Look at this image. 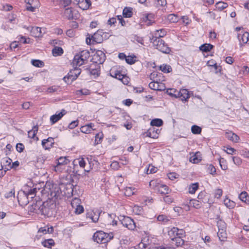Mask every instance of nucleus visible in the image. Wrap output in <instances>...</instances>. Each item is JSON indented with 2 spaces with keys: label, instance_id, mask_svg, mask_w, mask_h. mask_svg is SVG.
<instances>
[{
  "label": "nucleus",
  "instance_id": "nucleus-7",
  "mask_svg": "<svg viewBox=\"0 0 249 249\" xmlns=\"http://www.w3.org/2000/svg\"><path fill=\"white\" fill-rule=\"evenodd\" d=\"M183 230H179L178 228L173 227L169 231L168 235L170 236L172 240L175 241L177 243H178L179 246L182 244L183 240L181 239L180 235H182Z\"/></svg>",
  "mask_w": 249,
  "mask_h": 249
},
{
  "label": "nucleus",
  "instance_id": "nucleus-44",
  "mask_svg": "<svg viewBox=\"0 0 249 249\" xmlns=\"http://www.w3.org/2000/svg\"><path fill=\"white\" fill-rule=\"evenodd\" d=\"M167 19L170 22L173 23L177 22L178 20V17L173 14H169L167 16Z\"/></svg>",
  "mask_w": 249,
  "mask_h": 249
},
{
  "label": "nucleus",
  "instance_id": "nucleus-29",
  "mask_svg": "<svg viewBox=\"0 0 249 249\" xmlns=\"http://www.w3.org/2000/svg\"><path fill=\"white\" fill-rule=\"evenodd\" d=\"M12 160L8 157L2 158L0 161V166H11Z\"/></svg>",
  "mask_w": 249,
  "mask_h": 249
},
{
  "label": "nucleus",
  "instance_id": "nucleus-10",
  "mask_svg": "<svg viewBox=\"0 0 249 249\" xmlns=\"http://www.w3.org/2000/svg\"><path fill=\"white\" fill-rule=\"evenodd\" d=\"M141 244L142 247L141 249H167L164 247H155L150 243L149 237L145 236L141 239Z\"/></svg>",
  "mask_w": 249,
  "mask_h": 249
},
{
  "label": "nucleus",
  "instance_id": "nucleus-45",
  "mask_svg": "<svg viewBox=\"0 0 249 249\" xmlns=\"http://www.w3.org/2000/svg\"><path fill=\"white\" fill-rule=\"evenodd\" d=\"M217 225L218 228V230H225L226 229V224L222 220H218L217 222Z\"/></svg>",
  "mask_w": 249,
  "mask_h": 249
},
{
  "label": "nucleus",
  "instance_id": "nucleus-12",
  "mask_svg": "<svg viewBox=\"0 0 249 249\" xmlns=\"http://www.w3.org/2000/svg\"><path fill=\"white\" fill-rule=\"evenodd\" d=\"M43 202L41 200H36L35 203L34 202L32 205L29 206V212L37 214H40L41 208L42 207Z\"/></svg>",
  "mask_w": 249,
  "mask_h": 249
},
{
  "label": "nucleus",
  "instance_id": "nucleus-48",
  "mask_svg": "<svg viewBox=\"0 0 249 249\" xmlns=\"http://www.w3.org/2000/svg\"><path fill=\"white\" fill-rule=\"evenodd\" d=\"M80 199L77 197L73 198L71 201V205L73 208L77 207L78 205H80Z\"/></svg>",
  "mask_w": 249,
  "mask_h": 249
},
{
  "label": "nucleus",
  "instance_id": "nucleus-50",
  "mask_svg": "<svg viewBox=\"0 0 249 249\" xmlns=\"http://www.w3.org/2000/svg\"><path fill=\"white\" fill-rule=\"evenodd\" d=\"M103 137V134L102 133H97L95 135V144H98L101 142Z\"/></svg>",
  "mask_w": 249,
  "mask_h": 249
},
{
  "label": "nucleus",
  "instance_id": "nucleus-16",
  "mask_svg": "<svg viewBox=\"0 0 249 249\" xmlns=\"http://www.w3.org/2000/svg\"><path fill=\"white\" fill-rule=\"evenodd\" d=\"M77 2L79 7L83 10H87L91 5L90 0H74Z\"/></svg>",
  "mask_w": 249,
  "mask_h": 249
},
{
  "label": "nucleus",
  "instance_id": "nucleus-36",
  "mask_svg": "<svg viewBox=\"0 0 249 249\" xmlns=\"http://www.w3.org/2000/svg\"><path fill=\"white\" fill-rule=\"evenodd\" d=\"M213 45L211 44H204L200 46L199 49L204 52H208L210 51L213 48Z\"/></svg>",
  "mask_w": 249,
  "mask_h": 249
},
{
  "label": "nucleus",
  "instance_id": "nucleus-47",
  "mask_svg": "<svg viewBox=\"0 0 249 249\" xmlns=\"http://www.w3.org/2000/svg\"><path fill=\"white\" fill-rule=\"evenodd\" d=\"M169 188L165 185H161L159 191L162 194H167L169 193Z\"/></svg>",
  "mask_w": 249,
  "mask_h": 249
},
{
  "label": "nucleus",
  "instance_id": "nucleus-38",
  "mask_svg": "<svg viewBox=\"0 0 249 249\" xmlns=\"http://www.w3.org/2000/svg\"><path fill=\"white\" fill-rule=\"evenodd\" d=\"M160 70L164 73H169L172 71V69L169 65L163 64L160 66Z\"/></svg>",
  "mask_w": 249,
  "mask_h": 249
},
{
  "label": "nucleus",
  "instance_id": "nucleus-32",
  "mask_svg": "<svg viewBox=\"0 0 249 249\" xmlns=\"http://www.w3.org/2000/svg\"><path fill=\"white\" fill-rule=\"evenodd\" d=\"M103 213L105 214L106 218L105 222L106 223L107 225H111L112 219L114 218L116 215L113 213L109 214L105 212Z\"/></svg>",
  "mask_w": 249,
  "mask_h": 249
},
{
  "label": "nucleus",
  "instance_id": "nucleus-21",
  "mask_svg": "<svg viewBox=\"0 0 249 249\" xmlns=\"http://www.w3.org/2000/svg\"><path fill=\"white\" fill-rule=\"evenodd\" d=\"M93 66L91 65L89 69V72L91 75L94 76L95 78L99 76L100 73V66L99 65L95 64Z\"/></svg>",
  "mask_w": 249,
  "mask_h": 249
},
{
  "label": "nucleus",
  "instance_id": "nucleus-52",
  "mask_svg": "<svg viewBox=\"0 0 249 249\" xmlns=\"http://www.w3.org/2000/svg\"><path fill=\"white\" fill-rule=\"evenodd\" d=\"M157 220L159 221H161L164 223H166L169 220L168 217L166 215L163 214L159 215L157 217Z\"/></svg>",
  "mask_w": 249,
  "mask_h": 249
},
{
  "label": "nucleus",
  "instance_id": "nucleus-20",
  "mask_svg": "<svg viewBox=\"0 0 249 249\" xmlns=\"http://www.w3.org/2000/svg\"><path fill=\"white\" fill-rule=\"evenodd\" d=\"M142 19L143 21L144 22L147 26H149L155 22V16L152 13L146 14L145 16L143 17Z\"/></svg>",
  "mask_w": 249,
  "mask_h": 249
},
{
  "label": "nucleus",
  "instance_id": "nucleus-60",
  "mask_svg": "<svg viewBox=\"0 0 249 249\" xmlns=\"http://www.w3.org/2000/svg\"><path fill=\"white\" fill-rule=\"evenodd\" d=\"M4 196L7 198H10L12 196H15V189H13L9 192L6 193Z\"/></svg>",
  "mask_w": 249,
  "mask_h": 249
},
{
  "label": "nucleus",
  "instance_id": "nucleus-49",
  "mask_svg": "<svg viewBox=\"0 0 249 249\" xmlns=\"http://www.w3.org/2000/svg\"><path fill=\"white\" fill-rule=\"evenodd\" d=\"M177 92H178V91L175 89H168L166 91L168 95L176 98H177Z\"/></svg>",
  "mask_w": 249,
  "mask_h": 249
},
{
  "label": "nucleus",
  "instance_id": "nucleus-42",
  "mask_svg": "<svg viewBox=\"0 0 249 249\" xmlns=\"http://www.w3.org/2000/svg\"><path fill=\"white\" fill-rule=\"evenodd\" d=\"M31 63L33 66L38 68H41L44 65V62L38 59H33L31 61Z\"/></svg>",
  "mask_w": 249,
  "mask_h": 249
},
{
  "label": "nucleus",
  "instance_id": "nucleus-43",
  "mask_svg": "<svg viewBox=\"0 0 249 249\" xmlns=\"http://www.w3.org/2000/svg\"><path fill=\"white\" fill-rule=\"evenodd\" d=\"M198 188V183H195L192 184L189 188V192L190 194H193L197 190Z\"/></svg>",
  "mask_w": 249,
  "mask_h": 249
},
{
  "label": "nucleus",
  "instance_id": "nucleus-13",
  "mask_svg": "<svg viewBox=\"0 0 249 249\" xmlns=\"http://www.w3.org/2000/svg\"><path fill=\"white\" fill-rule=\"evenodd\" d=\"M160 132V130L159 129L152 127L149 128L146 132L143 133L142 136L143 138L148 137L153 139H157L158 138Z\"/></svg>",
  "mask_w": 249,
  "mask_h": 249
},
{
  "label": "nucleus",
  "instance_id": "nucleus-14",
  "mask_svg": "<svg viewBox=\"0 0 249 249\" xmlns=\"http://www.w3.org/2000/svg\"><path fill=\"white\" fill-rule=\"evenodd\" d=\"M101 213V211L99 210L89 211L86 213V218L91 219L94 223L97 222L99 218L100 215Z\"/></svg>",
  "mask_w": 249,
  "mask_h": 249
},
{
  "label": "nucleus",
  "instance_id": "nucleus-17",
  "mask_svg": "<svg viewBox=\"0 0 249 249\" xmlns=\"http://www.w3.org/2000/svg\"><path fill=\"white\" fill-rule=\"evenodd\" d=\"M66 111L65 109H62L61 111L59 112L58 114H55L53 115L50 117V121L52 124H55L57 121L60 120L62 117L66 114Z\"/></svg>",
  "mask_w": 249,
  "mask_h": 249
},
{
  "label": "nucleus",
  "instance_id": "nucleus-33",
  "mask_svg": "<svg viewBox=\"0 0 249 249\" xmlns=\"http://www.w3.org/2000/svg\"><path fill=\"white\" fill-rule=\"evenodd\" d=\"M53 231V227H48V226L41 227L38 230V232H42L43 234L47 233H52Z\"/></svg>",
  "mask_w": 249,
  "mask_h": 249
},
{
  "label": "nucleus",
  "instance_id": "nucleus-41",
  "mask_svg": "<svg viewBox=\"0 0 249 249\" xmlns=\"http://www.w3.org/2000/svg\"><path fill=\"white\" fill-rule=\"evenodd\" d=\"M190 204L191 205H192L196 209L200 208L202 205L201 202L199 200H196V199L190 200Z\"/></svg>",
  "mask_w": 249,
  "mask_h": 249
},
{
  "label": "nucleus",
  "instance_id": "nucleus-56",
  "mask_svg": "<svg viewBox=\"0 0 249 249\" xmlns=\"http://www.w3.org/2000/svg\"><path fill=\"white\" fill-rule=\"evenodd\" d=\"M207 170L208 172L212 175H214L216 172V169L212 164H209L208 165Z\"/></svg>",
  "mask_w": 249,
  "mask_h": 249
},
{
  "label": "nucleus",
  "instance_id": "nucleus-5",
  "mask_svg": "<svg viewBox=\"0 0 249 249\" xmlns=\"http://www.w3.org/2000/svg\"><path fill=\"white\" fill-rule=\"evenodd\" d=\"M48 189V195H49L52 199H57L60 196L61 191L59 186L56 184H53L51 185L50 184H46L45 185V190Z\"/></svg>",
  "mask_w": 249,
  "mask_h": 249
},
{
  "label": "nucleus",
  "instance_id": "nucleus-2",
  "mask_svg": "<svg viewBox=\"0 0 249 249\" xmlns=\"http://www.w3.org/2000/svg\"><path fill=\"white\" fill-rule=\"evenodd\" d=\"M113 237V233H106L102 231H97L93 235L94 241L98 243L105 244L109 242Z\"/></svg>",
  "mask_w": 249,
  "mask_h": 249
},
{
  "label": "nucleus",
  "instance_id": "nucleus-31",
  "mask_svg": "<svg viewBox=\"0 0 249 249\" xmlns=\"http://www.w3.org/2000/svg\"><path fill=\"white\" fill-rule=\"evenodd\" d=\"M63 52V49L60 47H54L52 50V54L54 56H60Z\"/></svg>",
  "mask_w": 249,
  "mask_h": 249
},
{
  "label": "nucleus",
  "instance_id": "nucleus-3",
  "mask_svg": "<svg viewBox=\"0 0 249 249\" xmlns=\"http://www.w3.org/2000/svg\"><path fill=\"white\" fill-rule=\"evenodd\" d=\"M89 56V53L88 51L84 50L79 53L75 55L73 61V66H80L85 63Z\"/></svg>",
  "mask_w": 249,
  "mask_h": 249
},
{
  "label": "nucleus",
  "instance_id": "nucleus-53",
  "mask_svg": "<svg viewBox=\"0 0 249 249\" xmlns=\"http://www.w3.org/2000/svg\"><path fill=\"white\" fill-rule=\"evenodd\" d=\"M135 56H127L125 59V61L127 63L130 65L133 64L136 62L135 59Z\"/></svg>",
  "mask_w": 249,
  "mask_h": 249
},
{
  "label": "nucleus",
  "instance_id": "nucleus-64",
  "mask_svg": "<svg viewBox=\"0 0 249 249\" xmlns=\"http://www.w3.org/2000/svg\"><path fill=\"white\" fill-rule=\"evenodd\" d=\"M241 155L245 158H249V151L247 149L242 150L240 152Z\"/></svg>",
  "mask_w": 249,
  "mask_h": 249
},
{
  "label": "nucleus",
  "instance_id": "nucleus-34",
  "mask_svg": "<svg viewBox=\"0 0 249 249\" xmlns=\"http://www.w3.org/2000/svg\"><path fill=\"white\" fill-rule=\"evenodd\" d=\"M70 162L69 160L66 157H61L57 160L58 165L64 166Z\"/></svg>",
  "mask_w": 249,
  "mask_h": 249
},
{
  "label": "nucleus",
  "instance_id": "nucleus-39",
  "mask_svg": "<svg viewBox=\"0 0 249 249\" xmlns=\"http://www.w3.org/2000/svg\"><path fill=\"white\" fill-rule=\"evenodd\" d=\"M217 236L221 241H224L227 238V233L226 230H218L217 232Z\"/></svg>",
  "mask_w": 249,
  "mask_h": 249
},
{
  "label": "nucleus",
  "instance_id": "nucleus-26",
  "mask_svg": "<svg viewBox=\"0 0 249 249\" xmlns=\"http://www.w3.org/2000/svg\"><path fill=\"white\" fill-rule=\"evenodd\" d=\"M238 37L240 42H242L243 44L247 43L249 41V33L246 32L242 35L239 34L238 36Z\"/></svg>",
  "mask_w": 249,
  "mask_h": 249
},
{
  "label": "nucleus",
  "instance_id": "nucleus-4",
  "mask_svg": "<svg viewBox=\"0 0 249 249\" xmlns=\"http://www.w3.org/2000/svg\"><path fill=\"white\" fill-rule=\"evenodd\" d=\"M154 46L159 51L166 54H168L171 52V49L168 45L162 39H155L151 40Z\"/></svg>",
  "mask_w": 249,
  "mask_h": 249
},
{
  "label": "nucleus",
  "instance_id": "nucleus-6",
  "mask_svg": "<svg viewBox=\"0 0 249 249\" xmlns=\"http://www.w3.org/2000/svg\"><path fill=\"white\" fill-rule=\"evenodd\" d=\"M81 70L77 66H73V69L70 70L68 75L63 77V80L68 84H71L76 80L81 73Z\"/></svg>",
  "mask_w": 249,
  "mask_h": 249
},
{
  "label": "nucleus",
  "instance_id": "nucleus-11",
  "mask_svg": "<svg viewBox=\"0 0 249 249\" xmlns=\"http://www.w3.org/2000/svg\"><path fill=\"white\" fill-rule=\"evenodd\" d=\"M105 59L106 55L105 53L101 50L97 51L92 58V62L99 65L103 64L105 61Z\"/></svg>",
  "mask_w": 249,
  "mask_h": 249
},
{
  "label": "nucleus",
  "instance_id": "nucleus-35",
  "mask_svg": "<svg viewBox=\"0 0 249 249\" xmlns=\"http://www.w3.org/2000/svg\"><path fill=\"white\" fill-rule=\"evenodd\" d=\"M239 199L246 203H249V196L246 192H242L239 196Z\"/></svg>",
  "mask_w": 249,
  "mask_h": 249
},
{
  "label": "nucleus",
  "instance_id": "nucleus-27",
  "mask_svg": "<svg viewBox=\"0 0 249 249\" xmlns=\"http://www.w3.org/2000/svg\"><path fill=\"white\" fill-rule=\"evenodd\" d=\"M64 15L69 20L74 19L73 11L71 7L67 8L65 10Z\"/></svg>",
  "mask_w": 249,
  "mask_h": 249
},
{
  "label": "nucleus",
  "instance_id": "nucleus-19",
  "mask_svg": "<svg viewBox=\"0 0 249 249\" xmlns=\"http://www.w3.org/2000/svg\"><path fill=\"white\" fill-rule=\"evenodd\" d=\"M54 143V139L52 137H49L47 139H44L42 141V145L45 149H49L53 147Z\"/></svg>",
  "mask_w": 249,
  "mask_h": 249
},
{
  "label": "nucleus",
  "instance_id": "nucleus-24",
  "mask_svg": "<svg viewBox=\"0 0 249 249\" xmlns=\"http://www.w3.org/2000/svg\"><path fill=\"white\" fill-rule=\"evenodd\" d=\"M225 137L230 141L235 142H238L239 140V136L231 132H226L225 134Z\"/></svg>",
  "mask_w": 249,
  "mask_h": 249
},
{
  "label": "nucleus",
  "instance_id": "nucleus-22",
  "mask_svg": "<svg viewBox=\"0 0 249 249\" xmlns=\"http://www.w3.org/2000/svg\"><path fill=\"white\" fill-rule=\"evenodd\" d=\"M48 203L47 202H43L42 207L41 208L40 214L44 215L47 216H50L51 215V209L48 206Z\"/></svg>",
  "mask_w": 249,
  "mask_h": 249
},
{
  "label": "nucleus",
  "instance_id": "nucleus-63",
  "mask_svg": "<svg viewBox=\"0 0 249 249\" xmlns=\"http://www.w3.org/2000/svg\"><path fill=\"white\" fill-rule=\"evenodd\" d=\"M207 65L208 66L213 67L214 68L215 70L217 69L218 66H217L216 63L213 60L208 61L207 62Z\"/></svg>",
  "mask_w": 249,
  "mask_h": 249
},
{
  "label": "nucleus",
  "instance_id": "nucleus-1",
  "mask_svg": "<svg viewBox=\"0 0 249 249\" xmlns=\"http://www.w3.org/2000/svg\"><path fill=\"white\" fill-rule=\"evenodd\" d=\"M40 189L36 187H31L27 184L24 187L23 190L18 192L17 198L19 203L21 202L22 205H27L30 202V199L32 200L36 196L37 191Z\"/></svg>",
  "mask_w": 249,
  "mask_h": 249
},
{
  "label": "nucleus",
  "instance_id": "nucleus-61",
  "mask_svg": "<svg viewBox=\"0 0 249 249\" xmlns=\"http://www.w3.org/2000/svg\"><path fill=\"white\" fill-rule=\"evenodd\" d=\"M24 149V145L21 143H18L16 145V149L19 152H22Z\"/></svg>",
  "mask_w": 249,
  "mask_h": 249
},
{
  "label": "nucleus",
  "instance_id": "nucleus-23",
  "mask_svg": "<svg viewBox=\"0 0 249 249\" xmlns=\"http://www.w3.org/2000/svg\"><path fill=\"white\" fill-rule=\"evenodd\" d=\"M166 34V32L164 29H160L156 31L154 36L150 39L151 40H154L155 39H161V37L165 36Z\"/></svg>",
  "mask_w": 249,
  "mask_h": 249
},
{
  "label": "nucleus",
  "instance_id": "nucleus-58",
  "mask_svg": "<svg viewBox=\"0 0 249 249\" xmlns=\"http://www.w3.org/2000/svg\"><path fill=\"white\" fill-rule=\"evenodd\" d=\"M232 160L234 163L237 165H240L242 163V160L238 157H233Z\"/></svg>",
  "mask_w": 249,
  "mask_h": 249
},
{
  "label": "nucleus",
  "instance_id": "nucleus-59",
  "mask_svg": "<svg viewBox=\"0 0 249 249\" xmlns=\"http://www.w3.org/2000/svg\"><path fill=\"white\" fill-rule=\"evenodd\" d=\"M150 166H149L148 168H147L146 169V174H152V173H154L156 172L157 170H156V168H155V167L152 166H151V168L150 169Z\"/></svg>",
  "mask_w": 249,
  "mask_h": 249
},
{
  "label": "nucleus",
  "instance_id": "nucleus-54",
  "mask_svg": "<svg viewBox=\"0 0 249 249\" xmlns=\"http://www.w3.org/2000/svg\"><path fill=\"white\" fill-rule=\"evenodd\" d=\"M60 87L58 86H53L48 88L47 89V92L48 93H53L57 91Z\"/></svg>",
  "mask_w": 249,
  "mask_h": 249
},
{
  "label": "nucleus",
  "instance_id": "nucleus-40",
  "mask_svg": "<svg viewBox=\"0 0 249 249\" xmlns=\"http://www.w3.org/2000/svg\"><path fill=\"white\" fill-rule=\"evenodd\" d=\"M228 5L227 3L222 1H219L215 4L216 8L220 11H222L227 8Z\"/></svg>",
  "mask_w": 249,
  "mask_h": 249
},
{
  "label": "nucleus",
  "instance_id": "nucleus-30",
  "mask_svg": "<svg viewBox=\"0 0 249 249\" xmlns=\"http://www.w3.org/2000/svg\"><path fill=\"white\" fill-rule=\"evenodd\" d=\"M42 245L48 248H52L55 245L54 240L52 239H46L42 242Z\"/></svg>",
  "mask_w": 249,
  "mask_h": 249
},
{
  "label": "nucleus",
  "instance_id": "nucleus-9",
  "mask_svg": "<svg viewBox=\"0 0 249 249\" xmlns=\"http://www.w3.org/2000/svg\"><path fill=\"white\" fill-rule=\"evenodd\" d=\"M104 34L103 30H98L97 32L95 33L93 35H91V37H89L86 38V42L87 44H90L91 40L92 43H100L103 41V35Z\"/></svg>",
  "mask_w": 249,
  "mask_h": 249
},
{
  "label": "nucleus",
  "instance_id": "nucleus-55",
  "mask_svg": "<svg viewBox=\"0 0 249 249\" xmlns=\"http://www.w3.org/2000/svg\"><path fill=\"white\" fill-rule=\"evenodd\" d=\"M189 160L190 162L193 163H197L199 162L201 160L198 158L196 154H195L190 157Z\"/></svg>",
  "mask_w": 249,
  "mask_h": 249
},
{
  "label": "nucleus",
  "instance_id": "nucleus-37",
  "mask_svg": "<svg viewBox=\"0 0 249 249\" xmlns=\"http://www.w3.org/2000/svg\"><path fill=\"white\" fill-rule=\"evenodd\" d=\"M163 124V121L160 119H154L151 120L150 124L151 126H160Z\"/></svg>",
  "mask_w": 249,
  "mask_h": 249
},
{
  "label": "nucleus",
  "instance_id": "nucleus-28",
  "mask_svg": "<svg viewBox=\"0 0 249 249\" xmlns=\"http://www.w3.org/2000/svg\"><path fill=\"white\" fill-rule=\"evenodd\" d=\"M133 14L132 8L129 7H125L123 11V15L124 18H130Z\"/></svg>",
  "mask_w": 249,
  "mask_h": 249
},
{
  "label": "nucleus",
  "instance_id": "nucleus-46",
  "mask_svg": "<svg viewBox=\"0 0 249 249\" xmlns=\"http://www.w3.org/2000/svg\"><path fill=\"white\" fill-rule=\"evenodd\" d=\"M201 128L197 125H194L191 127V131L194 134H199L201 132Z\"/></svg>",
  "mask_w": 249,
  "mask_h": 249
},
{
  "label": "nucleus",
  "instance_id": "nucleus-8",
  "mask_svg": "<svg viewBox=\"0 0 249 249\" xmlns=\"http://www.w3.org/2000/svg\"><path fill=\"white\" fill-rule=\"evenodd\" d=\"M118 218L121 222V224L129 230H133L136 228V226L135 223L130 217L124 215H120Z\"/></svg>",
  "mask_w": 249,
  "mask_h": 249
},
{
  "label": "nucleus",
  "instance_id": "nucleus-15",
  "mask_svg": "<svg viewBox=\"0 0 249 249\" xmlns=\"http://www.w3.org/2000/svg\"><path fill=\"white\" fill-rule=\"evenodd\" d=\"M77 163L79 164L80 167L81 168H84L86 164V162L83 158L81 159H76L73 160L72 162L73 170L72 172L74 174V176H76L77 175L80 176V174H78V171L76 169V168L78 167Z\"/></svg>",
  "mask_w": 249,
  "mask_h": 249
},
{
  "label": "nucleus",
  "instance_id": "nucleus-25",
  "mask_svg": "<svg viewBox=\"0 0 249 249\" xmlns=\"http://www.w3.org/2000/svg\"><path fill=\"white\" fill-rule=\"evenodd\" d=\"M38 129V126L37 125L34 126L32 129L28 131V137L32 139L35 138L36 140H38V138L36 137V134L37 132Z\"/></svg>",
  "mask_w": 249,
  "mask_h": 249
},
{
  "label": "nucleus",
  "instance_id": "nucleus-62",
  "mask_svg": "<svg viewBox=\"0 0 249 249\" xmlns=\"http://www.w3.org/2000/svg\"><path fill=\"white\" fill-rule=\"evenodd\" d=\"M78 121L77 120L71 122L68 125L69 128L72 129L78 125Z\"/></svg>",
  "mask_w": 249,
  "mask_h": 249
},
{
  "label": "nucleus",
  "instance_id": "nucleus-18",
  "mask_svg": "<svg viewBox=\"0 0 249 249\" xmlns=\"http://www.w3.org/2000/svg\"><path fill=\"white\" fill-rule=\"evenodd\" d=\"M189 97V91L186 89H181L177 92V98H180L182 101H187Z\"/></svg>",
  "mask_w": 249,
  "mask_h": 249
},
{
  "label": "nucleus",
  "instance_id": "nucleus-57",
  "mask_svg": "<svg viewBox=\"0 0 249 249\" xmlns=\"http://www.w3.org/2000/svg\"><path fill=\"white\" fill-rule=\"evenodd\" d=\"M74 209L75 213L76 214H81L84 212V208L81 205H78L77 207H75Z\"/></svg>",
  "mask_w": 249,
  "mask_h": 249
},
{
  "label": "nucleus",
  "instance_id": "nucleus-51",
  "mask_svg": "<svg viewBox=\"0 0 249 249\" xmlns=\"http://www.w3.org/2000/svg\"><path fill=\"white\" fill-rule=\"evenodd\" d=\"M149 87L152 89L157 90L158 89V82L153 80L149 84Z\"/></svg>",
  "mask_w": 249,
  "mask_h": 249
}]
</instances>
